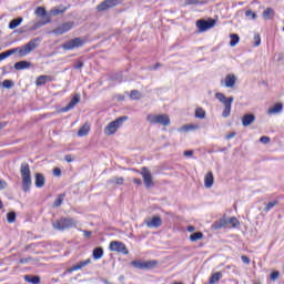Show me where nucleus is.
Returning a JSON list of instances; mask_svg holds the SVG:
<instances>
[{"instance_id":"obj_10","label":"nucleus","mask_w":284,"mask_h":284,"mask_svg":"<svg viewBox=\"0 0 284 284\" xmlns=\"http://www.w3.org/2000/svg\"><path fill=\"white\" fill-rule=\"evenodd\" d=\"M109 250L111 252H118L124 255L130 254V251H128V246H125L123 242H119V241H112L109 245Z\"/></svg>"},{"instance_id":"obj_43","label":"nucleus","mask_w":284,"mask_h":284,"mask_svg":"<svg viewBox=\"0 0 284 284\" xmlns=\"http://www.w3.org/2000/svg\"><path fill=\"white\" fill-rule=\"evenodd\" d=\"M254 45L255 48H258V45H261V34L258 33L254 34Z\"/></svg>"},{"instance_id":"obj_9","label":"nucleus","mask_w":284,"mask_h":284,"mask_svg":"<svg viewBox=\"0 0 284 284\" xmlns=\"http://www.w3.org/2000/svg\"><path fill=\"white\" fill-rule=\"evenodd\" d=\"M132 267H135V270H154L159 265V262L151 260L146 262L141 261H132L131 262Z\"/></svg>"},{"instance_id":"obj_50","label":"nucleus","mask_w":284,"mask_h":284,"mask_svg":"<svg viewBox=\"0 0 284 284\" xmlns=\"http://www.w3.org/2000/svg\"><path fill=\"white\" fill-rule=\"evenodd\" d=\"M8 187V183L0 179V190H6Z\"/></svg>"},{"instance_id":"obj_60","label":"nucleus","mask_w":284,"mask_h":284,"mask_svg":"<svg viewBox=\"0 0 284 284\" xmlns=\"http://www.w3.org/2000/svg\"><path fill=\"white\" fill-rule=\"evenodd\" d=\"M195 227L194 226H187V232H194Z\"/></svg>"},{"instance_id":"obj_11","label":"nucleus","mask_w":284,"mask_h":284,"mask_svg":"<svg viewBox=\"0 0 284 284\" xmlns=\"http://www.w3.org/2000/svg\"><path fill=\"white\" fill-rule=\"evenodd\" d=\"M72 28H74V22H71V21L64 22L53 30V34H58V36L65 34V32H70Z\"/></svg>"},{"instance_id":"obj_31","label":"nucleus","mask_w":284,"mask_h":284,"mask_svg":"<svg viewBox=\"0 0 284 284\" xmlns=\"http://www.w3.org/2000/svg\"><path fill=\"white\" fill-rule=\"evenodd\" d=\"M103 257V247H95L93 250V258L94 261H99V258H102Z\"/></svg>"},{"instance_id":"obj_3","label":"nucleus","mask_w":284,"mask_h":284,"mask_svg":"<svg viewBox=\"0 0 284 284\" xmlns=\"http://www.w3.org/2000/svg\"><path fill=\"white\" fill-rule=\"evenodd\" d=\"M52 225L53 230L65 232V230H72V227H77V225H79V221L72 217H61L57 222H53Z\"/></svg>"},{"instance_id":"obj_51","label":"nucleus","mask_w":284,"mask_h":284,"mask_svg":"<svg viewBox=\"0 0 284 284\" xmlns=\"http://www.w3.org/2000/svg\"><path fill=\"white\" fill-rule=\"evenodd\" d=\"M30 261H32V257H26V258H21L20 263L21 265H26V263H30Z\"/></svg>"},{"instance_id":"obj_28","label":"nucleus","mask_w":284,"mask_h":284,"mask_svg":"<svg viewBox=\"0 0 284 284\" xmlns=\"http://www.w3.org/2000/svg\"><path fill=\"white\" fill-rule=\"evenodd\" d=\"M24 281L27 283H32V284H40L41 283V278L39 276H34V275H26Z\"/></svg>"},{"instance_id":"obj_39","label":"nucleus","mask_w":284,"mask_h":284,"mask_svg":"<svg viewBox=\"0 0 284 284\" xmlns=\"http://www.w3.org/2000/svg\"><path fill=\"white\" fill-rule=\"evenodd\" d=\"M203 3V0H184V6H199Z\"/></svg>"},{"instance_id":"obj_35","label":"nucleus","mask_w":284,"mask_h":284,"mask_svg":"<svg viewBox=\"0 0 284 284\" xmlns=\"http://www.w3.org/2000/svg\"><path fill=\"white\" fill-rule=\"evenodd\" d=\"M189 239H190V241H192V243H196V241H201V239H203V233L195 232V233L191 234Z\"/></svg>"},{"instance_id":"obj_45","label":"nucleus","mask_w":284,"mask_h":284,"mask_svg":"<svg viewBox=\"0 0 284 284\" xmlns=\"http://www.w3.org/2000/svg\"><path fill=\"white\" fill-rule=\"evenodd\" d=\"M45 23H50V19L44 20V22H37L33 27V30H37L38 28H41V26H45Z\"/></svg>"},{"instance_id":"obj_48","label":"nucleus","mask_w":284,"mask_h":284,"mask_svg":"<svg viewBox=\"0 0 284 284\" xmlns=\"http://www.w3.org/2000/svg\"><path fill=\"white\" fill-rule=\"evenodd\" d=\"M245 16H246V17H252V19H256V14H255L252 10H247V11L245 12Z\"/></svg>"},{"instance_id":"obj_62","label":"nucleus","mask_w":284,"mask_h":284,"mask_svg":"<svg viewBox=\"0 0 284 284\" xmlns=\"http://www.w3.org/2000/svg\"><path fill=\"white\" fill-rule=\"evenodd\" d=\"M0 210H3V201L0 200Z\"/></svg>"},{"instance_id":"obj_13","label":"nucleus","mask_w":284,"mask_h":284,"mask_svg":"<svg viewBox=\"0 0 284 284\" xmlns=\"http://www.w3.org/2000/svg\"><path fill=\"white\" fill-rule=\"evenodd\" d=\"M216 23L215 20H197L196 26L200 30V32H205L206 30H210V28H214V24Z\"/></svg>"},{"instance_id":"obj_54","label":"nucleus","mask_w":284,"mask_h":284,"mask_svg":"<svg viewBox=\"0 0 284 284\" xmlns=\"http://www.w3.org/2000/svg\"><path fill=\"white\" fill-rule=\"evenodd\" d=\"M64 160L67 161V163H72V161H74V159H72V155H65Z\"/></svg>"},{"instance_id":"obj_44","label":"nucleus","mask_w":284,"mask_h":284,"mask_svg":"<svg viewBox=\"0 0 284 284\" xmlns=\"http://www.w3.org/2000/svg\"><path fill=\"white\" fill-rule=\"evenodd\" d=\"M278 276H281V273L278 271H274L271 273L270 278H271V281H276V280H278Z\"/></svg>"},{"instance_id":"obj_34","label":"nucleus","mask_w":284,"mask_h":284,"mask_svg":"<svg viewBox=\"0 0 284 284\" xmlns=\"http://www.w3.org/2000/svg\"><path fill=\"white\" fill-rule=\"evenodd\" d=\"M239 41H241V38L239 37V34L236 33L231 34V41H230L231 48H234L235 45H237Z\"/></svg>"},{"instance_id":"obj_53","label":"nucleus","mask_w":284,"mask_h":284,"mask_svg":"<svg viewBox=\"0 0 284 284\" xmlns=\"http://www.w3.org/2000/svg\"><path fill=\"white\" fill-rule=\"evenodd\" d=\"M182 130H184V132H189L190 130H194V125H184Z\"/></svg>"},{"instance_id":"obj_55","label":"nucleus","mask_w":284,"mask_h":284,"mask_svg":"<svg viewBox=\"0 0 284 284\" xmlns=\"http://www.w3.org/2000/svg\"><path fill=\"white\" fill-rule=\"evenodd\" d=\"M85 239H90V236H92V232L91 231H82Z\"/></svg>"},{"instance_id":"obj_22","label":"nucleus","mask_w":284,"mask_h":284,"mask_svg":"<svg viewBox=\"0 0 284 284\" xmlns=\"http://www.w3.org/2000/svg\"><path fill=\"white\" fill-rule=\"evenodd\" d=\"M45 185V176L42 173H36V187H43Z\"/></svg>"},{"instance_id":"obj_61","label":"nucleus","mask_w":284,"mask_h":284,"mask_svg":"<svg viewBox=\"0 0 284 284\" xmlns=\"http://www.w3.org/2000/svg\"><path fill=\"white\" fill-rule=\"evenodd\" d=\"M3 128H6V123L4 122H0V130H3Z\"/></svg>"},{"instance_id":"obj_26","label":"nucleus","mask_w":284,"mask_h":284,"mask_svg":"<svg viewBox=\"0 0 284 284\" xmlns=\"http://www.w3.org/2000/svg\"><path fill=\"white\" fill-rule=\"evenodd\" d=\"M68 8L60 6L59 8L51 9L50 14L51 17H58V14H63Z\"/></svg>"},{"instance_id":"obj_1","label":"nucleus","mask_w":284,"mask_h":284,"mask_svg":"<svg viewBox=\"0 0 284 284\" xmlns=\"http://www.w3.org/2000/svg\"><path fill=\"white\" fill-rule=\"evenodd\" d=\"M40 42H41V39L34 38V39L30 40L27 44L22 45L21 48H13L8 51H4V52L0 53V61L8 59V57H12V54H17V52L20 58L28 57V54H30V52H32V51L37 50V48H39Z\"/></svg>"},{"instance_id":"obj_46","label":"nucleus","mask_w":284,"mask_h":284,"mask_svg":"<svg viewBox=\"0 0 284 284\" xmlns=\"http://www.w3.org/2000/svg\"><path fill=\"white\" fill-rule=\"evenodd\" d=\"M260 143H264V145H267V143H270V136H261L260 138Z\"/></svg>"},{"instance_id":"obj_19","label":"nucleus","mask_w":284,"mask_h":284,"mask_svg":"<svg viewBox=\"0 0 284 284\" xmlns=\"http://www.w3.org/2000/svg\"><path fill=\"white\" fill-rule=\"evenodd\" d=\"M236 85V75L230 73L224 79V88H234Z\"/></svg>"},{"instance_id":"obj_25","label":"nucleus","mask_w":284,"mask_h":284,"mask_svg":"<svg viewBox=\"0 0 284 284\" xmlns=\"http://www.w3.org/2000/svg\"><path fill=\"white\" fill-rule=\"evenodd\" d=\"M30 62L22 60L14 64V70H27V68H30Z\"/></svg>"},{"instance_id":"obj_18","label":"nucleus","mask_w":284,"mask_h":284,"mask_svg":"<svg viewBox=\"0 0 284 284\" xmlns=\"http://www.w3.org/2000/svg\"><path fill=\"white\" fill-rule=\"evenodd\" d=\"M254 121H256V116L252 113H246L242 118V125L244 128H247V126L252 125V123H254Z\"/></svg>"},{"instance_id":"obj_23","label":"nucleus","mask_w":284,"mask_h":284,"mask_svg":"<svg viewBox=\"0 0 284 284\" xmlns=\"http://www.w3.org/2000/svg\"><path fill=\"white\" fill-rule=\"evenodd\" d=\"M281 112H283V103H276L268 109L267 114H281Z\"/></svg>"},{"instance_id":"obj_36","label":"nucleus","mask_w":284,"mask_h":284,"mask_svg":"<svg viewBox=\"0 0 284 284\" xmlns=\"http://www.w3.org/2000/svg\"><path fill=\"white\" fill-rule=\"evenodd\" d=\"M130 98L133 101H139V99H141V92L139 90H132L130 93Z\"/></svg>"},{"instance_id":"obj_33","label":"nucleus","mask_w":284,"mask_h":284,"mask_svg":"<svg viewBox=\"0 0 284 284\" xmlns=\"http://www.w3.org/2000/svg\"><path fill=\"white\" fill-rule=\"evenodd\" d=\"M124 179L123 178H114L108 181L109 185H123L124 183Z\"/></svg>"},{"instance_id":"obj_56","label":"nucleus","mask_w":284,"mask_h":284,"mask_svg":"<svg viewBox=\"0 0 284 284\" xmlns=\"http://www.w3.org/2000/svg\"><path fill=\"white\" fill-rule=\"evenodd\" d=\"M133 183H135L136 185H142L143 182L141 181V179H134Z\"/></svg>"},{"instance_id":"obj_58","label":"nucleus","mask_w":284,"mask_h":284,"mask_svg":"<svg viewBox=\"0 0 284 284\" xmlns=\"http://www.w3.org/2000/svg\"><path fill=\"white\" fill-rule=\"evenodd\" d=\"M161 68V63H156L153 68H150V70H159Z\"/></svg>"},{"instance_id":"obj_15","label":"nucleus","mask_w":284,"mask_h":284,"mask_svg":"<svg viewBox=\"0 0 284 284\" xmlns=\"http://www.w3.org/2000/svg\"><path fill=\"white\" fill-rule=\"evenodd\" d=\"M92 263V260L88 258L85 261H80L73 266L67 268V272L71 274V272H78V270H83V267H87V265H90Z\"/></svg>"},{"instance_id":"obj_27","label":"nucleus","mask_w":284,"mask_h":284,"mask_svg":"<svg viewBox=\"0 0 284 284\" xmlns=\"http://www.w3.org/2000/svg\"><path fill=\"white\" fill-rule=\"evenodd\" d=\"M221 278H223V273L216 272V273H214V274L210 277L209 284L219 283V282L221 281Z\"/></svg>"},{"instance_id":"obj_57","label":"nucleus","mask_w":284,"mask_h":284,"mask_svg":"<svg viewBox=\"0 0 284 284\" xmlns=\"http://www.w3.org/2000/svg\"><path fill=\"white\" fill-rule=\"evenodd\" d=\"M193 154V151H184V156H192Z\"/></svg>"},{"instance_id":"obj_41","label":"nucleus","mask_w":284,"mask_h":284,"mask_svg":"<svg viewBox=\"0 0 284 284\" xmlns=\"http://www.w3.org/2000/svg\"><path fill=\"white\" fill-rule=\"evenodd\" d=\"M275 205H278V201L275 200V201L268 202L264 207V212H270V210H272V207H274Z\"/></svg>"},{"instance_id":"obj_42","label":"nucleus","mask_w":284,"mask_h":284,"mask_svg":"<svg viewBox=\"0 0 284 284\" xmlns=\"http://www.w3.org/2000/svg\"><path fill=\"white\" fill-rule=\"evenodd\" d=\"M14 85V82H12L11 80H4L2 82V88H7V90H10V88H12Z\"/></svg>"},{"instance_id":"obj_30","label":"nucleus","mask_w":284,"mask_h":284,"mask_svg":"<svg viewBox=\"0 0 284 284\" xmlns=\"http://www.w3.org/2000/svg\"><path fill=\"white\" fill-rule=\"evenodd\" d=\"M20 23H23V18H16L9 22V29L14 30V28H19Z\"/></svg>"},{"instance_id":"obj_5","label":"nucleus","mask_w":284,"mask_h":284,"mask_svg":"<svg viewBox=\"0 0 284 284\" xmlns=\"http://www.w3.org/2000/svg\"><path fill=\"white\" fill-rule=\"evenodd\" d=\"M128 121V116H120L115 119L114 121L110 122L105 128H104V134L106 136H112V134H116V131L123 125V122Z\"/></svg>"},{"instance_id":"obj_59","label":"nucleus","mask_w":284,"mask_h":284,"mask_svg":"<svg viewBox=\"0 0 284 284\" xmlns=\"http://www.w3.org/2000/svg\"><path fill=\"white\" fill-rule=\"evenodd\" d=\"M234 136H236V133L233 132V133L227 134L226 139H234Z\"/></svg>"},{"instance_id":"obj_7","label":"nucleus","mask_w":284,"mask_h":284,"mask_svg":"<svg viewBox=\"0 0 284 284\" xmlns=\"http://www.w3.org/2000/svg\"><path fill=\"white\" fill-rule=\"evenodd\" d=\"M227 225H232V227H239V220L236 217H230L229 220L223 217L212 224V230H221L223 227H227Z\"/></svg>"},{"instance_id":"obj_6","label":"nucleus","mask_w":284,"mask_h":284,"mask_svg":"<svg viewBox=\"0 0 284 284\" xmlns=\"http://www.w3.org/2000/svg\"><path fill=\"white\" fill-rule=\"evenodd\" d=\"M146 121L149 123L164 125L165 128L170 125V116L168 114H149Z\"/></svg>"},{"instance_id":"obj_37","label":"nucleus","mask_w":284,"mask_h":284,"mask_svg":"<svg viewBox=\"0 0 284 284\" xmlns=\"http://www.w3.org/2000/svg\"><path fill=\"white\" fill-rule=\"evenodd\" d=\"M195 118L196 119H205V110H203V108H197L195 110Z\"/></svg>"},{"instance_id":"obj_12","label":"nucleus","mask_w":284,"mask_h":284,"mask_svg":"<svg viewBox=\"0 0 284 284\" xmlns=\"http://www.w3.org/2000/svg\"><path fill=\"white\" fill-rule=\"evenodd\" d=\"M116 6H119V0H104L97 7V10L98 12H105V10H110V8H114Z\"/></svg>"},{"instance_id":"obj_20","label":"nucleus","mask_w":284,"mask_h":284,"mask_svg":"<svg viewBox=\"0 0 284 284\" xmlns=\"http://www.w3.org/2000/svg\"><path fill=\"white\" fill-rule=\"evenodd\" d=\"M212 185H214V174L212 171H209L204 178V187L210 189Z\"/></svg>"},{"instance_id":"obj_40","label":"nucleus","mask_w":284,"mask_h":284,"mask_svg":"<svg viewBox=\"0 0 284 284\" xmlns=\"http://www.w3.org/2000/svg\"><path fill=\"white\" fill-rule=\"evenodd\" d=\"M65 197V194H60L58 196V199L54 202V206L55 207H61V205L63 204V199Z\"/></svg>"},{"instance_id":"obj_32","label":"nucleus","mask_w":284,"mask_h":284,"mask_svg":"<svg viewBox=\"0 0 284 284\" xmlns=\"http://www.w3.org/2000/svg\"><path fill=\"white\" fill-rule=\"evenodd\" d=\"M88 132H90V125L84 124L78 131V136H87Z\"/></svg>"},{"instance_id":"obj_21","label":"nucleus","mask_w":284,"mask_h":284,"mask_svg":"<svg viewBox=\"0 0 284 284\" xmlns=\"http://www.w3.org/2000/svg\"><path fill=\"white\" fill-rule=\"evenodd\" d=\"M51 75H40L36 80V85H45L48 82L53 81Z\"/></svg>"},{"instance_id":"obj_52","label":"nucleus","mask_w":284,"mask_h":284,"mask_svg":"<svg viewBox=\"0 0 284 284\" xmlns=\"http://www.w3.org/2000/svg\"><path fill=\"white\" fill-rule=\"evenodd\" d=\"M53 175L61 176V169H59V168L53 169Z\"/></svg>"},{"instance_id":"obj_24","label":"nucleus","mask_w":284,"mask_h":284,"mask_svg":"<svg viewBox=\"0 0 284 284\" xmlns=\"http://www.w3.org/2000/svg\"><path fill=\"white\" fill-rule=\"evenodd\" d=\"M34 14L37 17H42L43 19H45V21H48V19H50V17H48V12L45 11V8H43V7H38L34 11Z\"/></svg>"},{"instance_id":"obj_49","label":"nucleus","mask_w":284,"mask_h":284,"mask_svg":"<svg viewBox=\"0 0 284 284\" xmlns=\"http://www.w3.org/2000/svg\"><path fill=\"white\" fill-rule=\"evenodd\" d=\"M85 64L82 61H78L77 64L74 65L75 70H81Z\"/></svg>"},{"instance_id":"obj_38","label":"nucleus","mask_w":284,"mask_h":284,"mask_svg":"<svg viewBox=\"0 0 284 284\" xmlns=\"http://www.w3.org/2000/svg\"><path fill=\"white\" fill-rule=\"evenodd\" d=\"M7 221H8V223H14L17 221V213L9 212L7 214Z\"/></svg>"},{"instance_id":"obj_63","label":"nucleus","mask_w":284,"mask_h":284,"mask_svg":"<svg viewBox=\"0 0 284 284\" xmlns=\"http://www.w3.org/2000/svg\"><path fill=\"white\" fill-rule=\"evenodd\" d=\"M121 280H123V276H120Z\"/></svg>"},{"instance_id":"obj_14","label":"nucleus","mask_w":284,"mask_h":284,"mask_svg":"<svg viewBox=\"0 0 284 284\" xmlns=\"http://www.w3.org/2000/svg\"><path fill=\"white\" fill-rule=\"evenodd\" d=\"M141 174H142V179L144 181L145 187H152V185H154V181H152V173L148 170V168L143 166Z\"/></svg>"},{"instance_id":"obj_29","label":"nucleus","mask_w":284,"mask_h":284,"mask_svg":"<svg viewBox=\"0 0 284 284\" xmlns=\"http://www.w3.org/2000/svg\"><path fill=\"white\" fill-rule=\"evenodd\" d=\"M274 9L272 8H267L266 10H264V12L262 13L263 19L265 20H270V19H274Z\"/></svg>"},{"instance_id":"obj_2","label":"nucleus","mask_w":284,"mask_h":284,"mask_svg":"<svg viewBox=\"0 0 284 284\" xmlns=\"http://www.w3.org/2000/svg\"><path fill=\"white\" fill-rule=\"evenodd\" d=\"M20 174L23 192H30V187H32V172L30 171V164L22 162L20 165Z\"/></svg>"},{"instance_id":"obj_4","label":"nucleus","mask_w":284,"mask_h":284,"mask_svg":"<svg viewBox=\"0 0 284 284\" xmlns=\"http://www.w3.org/2000/svg\"><path fill=\"white\" fill-rule=\"evenodd\" d=\"M215 99H217L220 103H223L224 110L222 112V116L223 119H227V116L232 114V103H234V97L227 98L225 94L217 92L215 93Z\"/></svg>"},{"instance_id":"obj_47","label":"nucleus","mask_w":284,"mask_h":284,"mask_svg":"<svg viewBox=\"0 0 284 284\" xmlns=\"http://www.w3.org/2000/svg\"><path fill=\"white\" fill-rule=\"evenodd\" d=\"M241 258H242V262H243L245 265H250L251 260H250L246 255H242Z\"/></svg>"},{"instance_id":"obj_8","label":"nucleus","mask_w":284,"mask_h":284,"mask_svg":"<svg viewBox=\"0 0 284 284\" xmlns=\"http://www.w3.org/2000/svg\"><path fill=\"white\" fill-rule=\"evenodd\" d=\"M85 45V39L74 38L62 44L64 50H77V48H83Z\"/></svg>"},{"instance_id":"obj_16","label":"nucleus","mask_w":284,"mask_h":284,"mask_svg":"<svg viewBox=\"0 0 284 284\" xmlns=\"http://www.w3.org/2000/svg\"><path fill=\"white\" fill-rule=\"evenodd\" d=\"M81 101V95L75 94L71 101L62 109V112H70V110H73L78 103Z\"/></svg>"},{"instance_id":"obj_17","label":"nucleus","mask_w":284,"mask_h":284,"mask_svg":"<svg viewBox=\"0 0 284 284\" xmlns=\"http://www.w3.org/2000/svg\"><path fill=\"white\" fill-rule=\"evenodd\" d=\"M145 225L148 227H161L163 220L160 216H153L152 220H145Z\"/></svg>"}]
</instances>
